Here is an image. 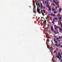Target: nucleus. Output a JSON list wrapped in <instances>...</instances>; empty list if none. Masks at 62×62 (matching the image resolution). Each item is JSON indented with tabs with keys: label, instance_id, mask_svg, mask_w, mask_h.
I'll return each mask as SVG.
<instances>
[{
	"label": "nucleus",
	"instance_id": "1",
	"mask_svg": "<svg viewBox=\"0 0 62 62\" xmlns=\"http://www.w3.org/2000/svg\"><path fill=\"white\" fill-rule=\"evenodd\" d=\"M53 26H52L51 27V31H52L54 32V33L55 34H56V32H55V31H54V30H53V29H54V28H53Z\"/></svg>",
	"mask_w": 62,
	"mask_h": 62
},
{
	"label": "nucleus",
	"instance_id": "2",
	"mask_svg": "<svg viewBox=\"0 0 62 62\" xmlns=\"http://www.w3.org/2000/svg\"><path fill=\"white\" fill-rule=\"evenodd\" d=\"M53 47H54V46H52L51 47H50V46H47V47L48 48H49V47H50V49H51V50H53L54 49L53 48Z\"/></svg>",
	"mask_w": 62,
	"mask_h": 62
},
{
	"label": "nucleus",
	"instance_id": "3",
	"mask_svg": "<svg viewBox=\"0 0 62 62\" xmlns=\"http://www.w3.org/2000/svg\"><path fill=\"white\" fill-rule=\"evenodd\" d=\"M62 8H60L59 10V12H60L61 11H62Z\"/></svg>",
	"mask_w": 62,
	"mask_h": 62
},
{
	"label": "nucleus",
	"instance_id": "4",
	"mask_svg": "<svg viewBox=\"0 0 62 62\" xmlns=\"http://www.w3.org/2000/svg\"><path fill=\"white\" fill-rule=\"evenodd\" d=\"M55 4H56L57 6H59V4H58V2H55Z\"/></svg>",
	"mask_w": 62,
	"mask_h": 62
},
{
	"label": "nucleus",
	"instance_id": "5",
	"mask_svg": "<svg viewBox=\"0 0 62 62\" xmlns=\"http://www.w3.org/2000/svg\"><path fill=\"white\" fill-rule=\"evenodd\" d=\"M59 32H61V31H62V28H60L59 29Z\"/></svg>",
	"mask_w": 62,
	"mask_h": 62
},
{
	"label": "nucleus",
	"instance_id": "6",
	"mask_svg": "<svg viewBox=\"0 0 62 62\" xmlns=\"http://www.w3.org/2000/svg\"><path fill=\"white\" fill-rule=\"evenodd\" d=\"M40 10V9H39V10H37V12H38V13H39V12Z\"/></svg>",
	"mask_w": 62,
	"mask_h": 62
},
{
	"label": "nucleus",
	"instance_id": "7",
	"mask_svg": "<svg viewBox=\"0 0 62 62\" xmlns=\"http://www.w3.org/2000/svg\"><path fill=\"white\" fill-rule=\"evenodd\" d=\"M46 6L48 8H50V6H49V5H46Z\"/></svg>",
	"mask_w": 62,
	"mask_h": 62
},
{
	"label": "nucleus",
	"instance_id": "8",
	"mask_svg": "<svg viewBox=\"0 0 62 62\" xmlns=\"http://www.w3.org/2000/svg\"><path fill=\"white\" fill-rule=\"evenodd\" d=\"M48 10L49 11H51V8H48Z\"/></svg>",
	"mask_w": 62,
	"mask_h": 62
},
{
	"label": "nucleus",
	"instance_id": "9",
	"mask_svg": "<svg viewBox=\"0 0 62 62\" xmlns=\"http://www.w3.org/2000/svg\"><path fill=\"white\" fill-rule=\"evenodd\" d=\"M56 57H57L58 58H59V56H56Z\"/></svg>",
	"mask_w": 62,
	"mask_h": 62
},
{
	"label": "nucleus",
	"instance_id": "10",
	"mask_svg": "<svg viewBox=\"0 0 62 62\" xmlns=\"http://www.w3.org/2000/svg\"><path fill=\"white\" fill-rule=\"evenodd\" d=\"M42 15H43V16H44L45 15H44V14L43 13H42Z\"/></svg>",
	"mask_w": 62,
	"mask_h": 62
},
{
	"label": "nucleus",
	"instance_id": "11",
	"mask_svg": "<svg viewBox=\"0 0 62 62\" xmlns=\"http://www.w3.org/2000/svg\"><path fill=\"white\" fill-rule=\"evenodd\" d=\"M55 43H58V42H57V41H55Z\"/></svg>",
	"mask_w": 62,
	"mask_h": 62
},
{
	"label": "nucleus",
	"instance_id": "12",
	"mask_svg": "<svg viewBox=\"0 0 62 62\" xmlns=\"http://www.w3.org/2000/svg\"><path fill=\"white\" fill-rule=\"evenodd\" d=\"M47 42H46V44L47 45V46H48V44H47Z\"/></svg>",
	"mask_w": 62,
	"mask_h": 62
},
{
	"label": "nucleus",
	"instance_id": "13",
	"mask_svg": "<svg viewBox=\"0 0 62 62\" xmlns=\"http://www.w3.org/2000/svg\"><path fill=\"white\" fill-rule=\"evenodd\" d=\"M44 22L45 23H46V20H45V21H44Z\"/></svg>",
	"mask_w": 62,
	"mask_h": 62
},
{
	"label": "nucleus",
	"instance_id": "14",
	"mask_svg": "<svg viewBox=\"0 0 62 62\" xmlns=\"http://www.w3.org/2000/svg\"><path fill=\"white\" fill-rule=\"evenodd\" d=\"M36 7V6H34L33 7V9H35V8Z\"/></svg>",
	"mask_w": 62,
	"mask_h": 62
},
{
	"label": "nucleus",
	"instance_id": "15",
	"mask_svg": "<svg viewBox=\"0 0 62 62\" xmlns=\"http://www.w3.org/2000/svg\"><path fill=\"white\" fill-rule=\"evenodd\" d=\"M54 18V19H55V20H57V18Z\"/></svg>",
	"mask_w": 62,
	"mask_h": 62
},
{
	"label": "nucleus",
	"instance_id": "16",
	"mask_svg": "<svg viewBox=\"0 0 62 62\" xmlns=\"http://www.w3.org/2000/svg\"><path fill=\"white\" fill-rule=\"evenodd\" d=\"M56 40H58V39H59V38H56Z\"/></svg>",
	"mask_w": 62,
	"mask_h": 62
},
{
	"label": "nucleus",
	"instance_id": "17",
	"mask_svg": "<svg viewBox=\"0 0 62 62\" xmlns=\"http://www.w3.org/2000/svg\"><path fill=\"white\" fill-rule=\"evenodd\" d=\"M47 26H48V27L46 28H48V29L49 28V25L48 24H47Z\"/></svg>",
	"mask_w": 62,
	"mask_h": 62
},
{
	"label": "nucleus",
	"instance_id": "18",
	"mask_svg": "<svg viewBox=\"0 0 62 62\" xmlns=\"http://www.w3.org/2000/svg\"><path fill=\"white\" fill-rule=\"evenodd\" d=\"M43 12L44 13H45V10H43Z\"/></svg>",
	"mask_w": 62,
	"mask_h": 62
},
{
	"label": "nucleus",
	"instance_id": "19",
	"mask_svg": "<svg viewBox=\"0 0 62 62\" xmlns=\"http://www.w3.org/2000/svg\"><path fill=\"white\" fill-rule=\"evenodd\" d=\"M54 9H52V11H54Z\"/></svg>",
	"mask_w": 62,
	"mask_h": 62
},
{
	"label": "nucleus",
	"instance_id": "20",
	"mask_svg": "<svg viewBox=\"0 0 62 62\" xmlns=\"http://www.w3.org/2000/svg\"><path fill=\"white\" fill-rule=\"evenodd\" d=\"M43 6H41V8H43Z\"/></svg>",
	"mask_w": 62,
	"mask_h": 62
},
{
	"label": "nucleus",
	"instance_id": "21",
	"mask_svg": "<svg viewBox=\"0 0 62 62\" xmlns=\"http://www.w3.org/2000/svg\"><path fill=\"white\" fill-rule=\"evenodd\" d=\"M50 37H48L47 38V39H50Z\"/></svg>",
	"mask_w": 62,
	"mask_h": 62
},
{
	"label": "nucleus",
	"instance_id": "22",
	"mask_svg": "<svg viewBox=\"0 0 62 62\" xmlns=\"http://www.w3.org/2000/svg\"><path fill=\"white\" fill-rule=\"evenodd\" d=\"M43 11L41 10V12H41V13H42V12Z\"/></svg>",
	"mask_w": 62,
	"mask_h": 62
},
{
	"label": "nucleus",
	"instance_id": "23",
	"mask_svg": "<svg viewBox=\"0 0 62 62\" xmlns=\"http://www.w3.org/2000/svg\"><path fill=\"white\" fill-rule=\"evenodd\" d=\"M53 15V17H55V15Z\"/></svg>",
	"mask_w": 62,
	"mask_h": 62
},
{
	"label": "nucleus",
	"instance_id": "24",
	"mask_svg": "<svg viewBox=\"0 0 62 62\" xmlns=\"http://www.w3.org/2000/svg\"><path fill=\"white\" fill-rule=\"evenodd\" d=\"M47 41H48V42H49V40L48 39H47Z\"/></svg>",
	"mask_w": 62,
	"mask_h": 62
},
{
	"label": "nucleus",
	"instance_id": "25",
	"mask_svg": "<svg viewBox=\"0 0 62 62\" xmlns=\"http://www.w3.org/2000/svg\"><path fill=\"white\" fill-rule=\"evenodd\" d=\"M59 19H62V17H60Z\"/></svg>",
	"mask_w": 62,
	"mask_h": 62
},
{
	"label": "nucleus",
	"instance_id": "26",
	"mask_svg": "<svg viewBox=\"0 0 62 62\" xmlns=\"http://www.w3.org/2000/svg\"><path fill=\"white\" fill-rule=\"evenodd\" d=\"M43 24H44V25H46V23H43Z\"/></svg>",
	"mask_w": 62,
	"mask_h": 62
},
{
	"label": "nucleus",
	"instance_id": "27",
	"mask_svg": "<svg viewBox=\"0 0 62 62\" xmlns=\"http://www.w3.org/2000/svg\"><path fill=\"white\" fill-rule=\"evenodd\" d=\"M55 45H56L57 46H58V45H57L56 44H55Z\"/></svg>",
	"mask_w": 62,
	"mask_h": 62
},
{
	"label": "nucleus",
	"instance_id": "28",
	"mask_svg": "<svg viewBox=\"0 0 62 62\" xmlns=\"http://www.w3.org/2000/svg\"><path fill=\"white\" fill-rule=\"evenodd\" d=\"M54 14L56 13V12H54Z\"/></svg>",
	"mask_w": 62,
	"mask_h": 62
},
{
	"label": "nucleus",
	"instance_id": "29",
	"mask_svg": "<svg viewBox=\"0 0 62 62\" xmlns=\"http://www.w3.org/2000/svg\"><path fill=\"white\" fill-rule=\"evenodd\" d=\"M53 2H54V3H56V2H55V0H53Z\"/></svg>",
	"mask_w": 62,
	"mask_h": 62
},
{
	"label": "nucleus",
	"instance_id": "30",
	"mask_svg": "<svg viewBox=\"0 0 62 62\" xmlns=\"http://www.w3.org/2000/svg\"><path fill=\"white\" fill-rule=\"evenodd\" d=\"M39 8H37V10H39Z\"/></svg>",
	"mask_w": 62,
	"mask_h": 62
},
{
	"label": "nucleus",
	"instance_id": "31",
	"mask_svg": "<svg viewBox=\"0 0 62 62\" xmlns=\"http://www.w3.org/2000/svg\"><path fill=\"white\" fill-rule=\"evenodd\" d=\"M60 58H61L62 57V56H61V55L60 56Z\"/></svg>",
	"mask_w": 62,
	"mask_h": 62
},
{
	"label": "nucleus",
	"instance_id": "32",
	"mask_svg": "<svg viewBox=\"0 0 62 62\" xmlns=\"http://www.w3.org/2000/svg\"><path fill=\"white\" fill-rule=\"evenodd\" d=\"M54 42H55V39H54Z\"/></svg>",
	"mask_w": 62,
	"mask_h": 62
},
{
	"label": "nucleus",
	"instance_id": "33",
	"mask_svg": "<svg viewBox=\"0 0 62 62\" xmlns=\"http://www.w3.org/2000/svg\"><path fill=\"white\" fill-rule=\"evenodd\" d=\"M42 1H43V4H44V0Z\"/></svg>",
	"mask_w": 62,
	"mask_h": 62
},
{
	"label": "nucleus",
	"instance_id": "34",
	"mask_svg": "<svg viewBox=\"0 0 62 62\" xmlns=\"http://www.w3.org/2000/svg\"><path fill=\"white\" fill-rule=\"evenodd\" d=\"M58 33H59V32H58L57 33H56L55 34H58Z\"/></svg>",
	"mask_w": 62,
	"mask_h": 62
},
{
	"label": "nucleus",
	"instance_id": "35",
	"mask_svg": "<svg viewBox=\"0 0 62 62\" xmlns=\"http://www.w3.org/2000/svg\"><path fill=\"white\" fill-rule=\"evenodd\" d=\"M50 15L51 16H52V15H53V14H51Z\"/></svg>",
	"mask_w": 62,
	"mask_h": 62
},
{
	"label": "nucleus",
	"instance_id": "36",
	"mask_svg": "<svg viewBox=\"0 0 62 62\" xmlns=\"http://www.w3.org/2000/svg\"><path fill=\"white\" fill-rule=\"evenodd\" d=\"M59 39H61V38L60 37H59Z\"/></svg>",
	"mask_w": 62,
	"mask_h": 62
},
{
	"label": "nucleus",
	"instance_id": "37",
	"mask_svg": "<svg viewBox=\"0 0 62 62\" xmlns=\"http://www.w3.org/2000/svg\"><path fill=\"white\" fill-rule=\"evenodd\" d=\"M40 5H41V6H42V3H40Z\"/></svg>",
	"mask_w": 62,
	"mask_h": 62
},
{
	"label": "nucleus",
	"instance_id": "38",
	"mask_svg": "<svg viewBox=\"0 0 62 62\" xmlns=\"http://www.w3.org/2000/svg\"><path fill=\"white\" fill-rule=\"evenodd\" d=\"M58 55L59 56H60V55H60V54H59Z\"/></svg>",
	"mask_w": 62,
	"mask_h": 62
},
{
	"label": "nucleus",
	"instance_id": "39",
	"mask_svg": "<svg viewBox=\"0 0 62 62\" xmlns=\"http://www.w3.org/2000/svg\"><path fill=\"white\" fill-rule=\"evenodd\" d=\"M48 2H47V5H48H48H49V4H48Z\"/></svg>",
	"mask_w": 62,
	"mask_h": 62
},
{
	"label": "nucleus",
	"instance_id": "40",
	"mask_svg": "<svg viewBox=\"0 0 62 62\" xmlns=\"http://www.w3.org/2000/svg\"><path fill=\"white\" fill-rule=\"evenodd\" d=\"M36 5L37 6V7H38V5H37V3H36Z\"/></svg>",
	"mask_w": 62,
	"mask_h": 62
},
{
	"label": "nucleus",
	"instance_id": "41",
	"mask_svg": "<svg viewBox=\"0 0 62 62\" xmlns=\"http://www.w3.org/2000/svg\"><path fill=\"white\" fill-rule=\"evenodd\" d=\"M58 26H56V28H58Z\"/></svg>",
	"mask_w": 62,
	"mask_h": 62
},
{
	"label": "nucleus",
	"instance_id": "42",
	"mask_svg": "<svg viewBox=\"0 0 62 62\" xmlns=\"http://www.w3.org/2000/svg\"><path fill=\"white\" fill-rule=\"evenodd\" d=\"M59 58L60 60V59H61V58Z\"/></svg>",
	"mask_w": 62,
	"mask_h": 62
},
{
	"label": "nucleus",
	"instance_id": "43",
	"mask_svg": "<svg viewBox=\"0 0 62 62\" xmlns=\"http://www.w3.org/2000/svg\"><path fill=\"white\" fill-rule=\"evenodd\" d=\"M56 28H54V29L55 30H56Z\"/></svg>",
	"mask_w": 62,
	"mask_h": 62
},
{
	"label": "nucleus",
	"instance_id": "44",
	"mask_svg": "<svg viewBox=\"0 0 62 62\" xmlns=\"http://www.w3.org/2000/svg\"><path fill=\"white\" fill-rule=\"evenodd\" d=\"M57 2H58H58H59V1H58V0H57Z\"/></svg>",
	"mask_w": 62,
	"mask_h": 62
},
{
	"label": "nucleus",
	"instance_id": "45",
	"mask_svg": "<svg viewBox=\"0 0 62 62\" xmlns=\"http://www.w3.org/2000/svg\"><path fill=\"white\" fill-rule=\"evenodd\" d=\"M54 53H56V52L55 51V50H54Z\"/></svg>",
	"mask_w": 62,
	"mask_h": 62
},
{
	"label": "nucleus",
	"instance_id": "46",
	"mask_svg": "<svg viewBox=\"0 0 62 62\" xmlns=\"http://www.w3.org/2000/svg\"><path fill=\"white\" fill-rule=\"evenodd\" d=\"M60 24L61 25H62V23L61 22H60Z\"/></svg>",
	"mask_w": 62,
	"mask_h": 62
},
{
	"label": "nucleus",
	"instance_id": "47",
	"mask_svg": "<svg viewBox=\"0 0 62 62\" xmlns=\"http://www.w3.org/2000/svg\"><path fill=\"white\" fill-rule=\"evenodd\" d=\"M41 18H42H42L43 19H44V17H41Z\"/></svg>",
	"mask_w": 62,
	"mask_h": 62
},
{
	"label": "nucleus",
	"instance_id": "48",
	"mask_svg": "<svg viewBox=\"0 0 62 62\" xmlns=\"http://www.w3.org/2000/svg\"><path fill=\"white\" fill-rule=\"evenodd\" d=\"M53 22H54V19H53Z\"/></svg>",
	"mask_w": 62,
	"mask_h": 62
},
{
	"label": "nucleus",
	"instance_id": "49",
	"mask_svg": "<svg viewBox=\"0 0 62 62\" xmlns=\"http://www.w3.org/2000/svg\"><path fill=\"white\" fill-rule=\"evenodd\" d=\"M43 8H44V9H45V7H44Z\"/></svg>",
	"mask_w": 62,
	"mask_h": 62
},
{
	"label": "nucleus",
	"instance_id": "50",
	"mask_svg": "<svg viewBox=\"0 0 62 62\" xmlns=\"http://www.w3.org/2000/svg\"><path fill=\"white\" fill-rule=\"evenodd\" d=\"M39 19H40V17H39V18H38V20H39Z\"/></svg>",
	"mask_w": 62,
	"mask_h": 62
},
{
	"label": "nucleus",
	"instance_id": "51",
	"mask_svg": "<svg viewBox=\"0 0 62 62\" xmlns=\"http://www.w3.org/2000/svg\"><path fill=\"white\" fill-rule=\"evenodd\" d=\"M56 9H57V7H56Z\"/></svg>",
	"mask_w": 62,
	"mask_h": 62
},
{
	"label": "nucleus",
	"instance_id": "52",
	"mask_svg": "<svg viewBox=\"0 0 62 62\" xmlns=\"http://www.w3.org/2000/svg\"><path fill=\"white\" fill-rule=\"evenodd\" d=\"M46 1H45V4H46Z\"/></svg>",
	"mask_w": 62,
	"mask_h": 62
},
{
	"label": "nucleus",
	"instance_id": "53",
	"mask_svg": "<svg viewBox=\"0 0 62 62\" xmlns=\"http://www.w3.org/2000/svg\"><path fill=\"white\" fill-rule=\"evenodd\" d=\"M52 23H54V22H53V21H52Z\"/></svg>",
	"mask_w": 62,
	"mask_h": 62
},
{
	"label": "nucleus",
	"instance_id": "54",
	"mask_svg": "<svg viewBox=\"0 0 62 62\" xmlns=\"http://www.w3.org/2000/svg\"><path fill=\"white\" fill-rule=\"evenodd\" d=\"M59 6H58V8H59Z\"/></svg>",
	"mask_w": 62,
	"mask_h": 62
},
{
	"label": "nucleus",
	"instance_id": "55",
	"mask_svg": "<svg viewBox=\"0 0 62 62\" xmlns=\"http://www.w3.org/2000/svg\"><path fill=\"white\" fill-rule=\"evenodd\" d=\"M48 29H46V31H48Z\"/></svg>",
	"mask_w": 62,
	"mask_h": 62
},
{
	"label": "nucleus",
	"instance_id": "56",
	"mask_svg": "<svg viewBox=\"0 0 62 62\" xmlns=\"http://www.w3.org/2000/svg\"><path fill=\"white\" fill-rule=\"evenodd\" d=\"M54 5V3L53 4H52V5Z\"/></svg>",
	"mask_w": 62,
	"mask_h": 62
},
{
	"label": "nucleus",
	"instance_id": "57",
	"mask_svg": "<svg viewBox=\"0 0 62 62\" xmlns=\"http://www.w3.org/2000/svg\"><path fill=\"white\" fill-rule=\"evenodd\" d=\"M60 14H59V16H60Z\"/></svg>",
	"mask_w": 62,
	"mask_h": 62
},
{
	"label": "nucleus",
	"instance_id": "58",
	"mask_svg": "<svg viewBox=\"0 0 62 62\" xmlns=\"http://www.w3.org/2000/svg\"><path fill=\"white\" fill-rule=\"evenodd\" d=\"M48 17H49V16H47V18H48Z\"/></svg>",
	"mask_w": 62,
	"mask_h": 62
},
{
	"label": "nucleus",
	"instance_id": "59",
	"mask_svg": "<svg viewBox=\"0 0 62 62\" xmlns=\"http://www.w3.org/2000/svg\"><path fill=\"white\" fill-rule=\"evenodd\" d=\"M61 28H62V25H61Z\"/></svg>",
	"mask_w": 62,
	"mask_h": 62
},
{
	"label": "nucleus",
	"instance_id": "60",
	"mask_svg": "<svg viewBox=\"0 0 62 62\" xmlns=\"http://www.w3.org/2000/svg\"><path fill=\"white\" fill-rule=\"evenodd\" d=\"M54 38H56V36H54Z\"/></svg>",
	"mask_w": 62,
	"mask_h": 62
},
{
	"label": "nucleus",
	"instance_id": "61",
	"mask_svg": "<svg viewBox=\"0 0 62 62\" xmlns=\"http://www.w3.org/2000/svg\"><path fill=\"white\" fill-rule=\"evenodd\" d=\"M58 41H59V42H60V40H58Z\"/></svg>",
	"mask_w": 62,
	"mask_h": 62
},
{
	"label": "nucleus",
	"instance_id": "62",
	"mask_svg": "<svg viewBox=\"0 0 62 62\" xmlns=\"http://www.w3.org/2000/svg\"><path fill=\"white\" fill-rule=\"evenodd\" d=\"M39 4H38V6H39Z\"/></svg>",
	"mask_w": 62,
	"mask_h": 62
},
{
	"label": "nucleus",
	"instance_id": "63",
	"mask_svg": "<svg viewBox=\"0 0 62 62\" xmlns=\"http://www.w3.org/2000/svg\"><path fill=\"white\" fill-rule=\"evenodd\" d=\"M54 26L55 27H56V25H55Z\"/></svg>",
	"mask_w": 62,
	"mask_h": 62
},
{
	"label": "nucleus",
	"instance_id": "64",
	"mask_svg": "<svg viewBox=\"0 0 62 62\" xmlns=\"http://www.w3.org/2000/svg\"><path fill=\"white\" fill-rule=\"evenodd\" d=\"M61 62H62V60H61Z\"/></svg>",
	"mask_w": 62,
	"mask_h": 62
}]
</instances>
